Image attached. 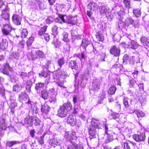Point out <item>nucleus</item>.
<instances>
[{
    "label": "nucleus",
    "mask_w": 149,
    "mask_h": 149,
    "mask_svg": "<svg viewBox=\"0 0 149 149\" xmlns=\"http://www.w3.org/2000/svg\"><path fill=\"white\" fill-rule=\"evenodd\" d=\"M65 137L68 141H70L72 143L74 149H83V147L82 145L80 144L78 146L75 143V141L77 139V137L75 135V132H66Z\"/></svg>",
    "instance_id": "obj_1"
},
{
    "label": "nucleus",
    "mask_w": 149,
    "mask_h": 149,
    "mask_svg": "<svg viewBox=\"0 0 149 149\" xmlns=\"http://www.w3.org/2000/svg\"><path fill=\"white\" fill-rule=\"evenodd\" d=\"M72 106L70 103L64 104L60 106L58 111V116L61 117H65L68 111L71 109Z\"/></svg>",
    "instance_id": "obj_2"
},
{
    "label": "nucleus",
    "mask_w": 149,
    "mask_h": 149,
    "mask_svg": "<svg viewBox=\"0 0 149 149\" xmlns=\"http://www.w3.org/2000/svg\"><path fill=\"white\" fill-rule=\"evenodd\" d=\"M65 73L64 71L60 72L59 70L56 72L55 74L53 76L54 79H58V81L56 82L58 86L61 87H63V84L65 82L64 78Z\"/></svg>",
    "instance_id": "obj_3"
},
{
    "label": "nucleus",
    "mask_w": 149,
    "mask_h": 149,
    "mask_svg": "<svg viewBox=\"0 0 149 149\" xmlns=\"http://www.w3.org/2000/svg\"><path fill=\"white\" fill-rule=\"evenodd\" d=\"M58 19H56L55 21L58 23H61L62 21L63 22H67L69 24H74L75 22L74 21V18L70 17H66L65 16H63L61 15H60L58 17Z\"/></svg>",
    "instance_id": "obj_4"
},
{
    "label": "nucleus",
    "mask_w": 149,
    "mask_h": 149,
    "mask_svg": "<svg viewBox=\"0 0 149 149\" xmlns=\"http://www.w3.org/2000/svg\"><path fill=\"white\" fill-rule=\"evenodd\" d=\"M3 27L2 28V31L3 35L7 36L10 34V33L12 30V27L10 22L3 23Z\"/></svg>",
    "instance_id": "obj_5"
},
{
    "label": "nucleus",
    "mask_w": 149,
    "mask_h": 149,
    "mask_svg": "<svg viewBox=\"0 0 149 149\" xmlns=\"http://www.w3.org/2000/svg\"><path fill=\"white\" fill-rule=\"evenodd\" d=\"M145 137V133L144 131L133 136V139L137 142L141 141L144 140Z\"/></svg>",
    "instance_id": "obj_6"
},
{
    "label": "nucleus",
    "mask_w": 149,
    "mask_h": 149,
    "mask_svg": "<svg viewBox=\"0 0 149 149\" xmlns=\"http://www.w3.org/2000/svg\"><path fill=\"white\" fill-rule=\"evenodd\" d=\"M120 49L115 45L112 46L110 50V54L116 56L120 55Z\"/></svg>",
    "instance_id": "obj_7"
},
{
    "label": "nucleus",
    "mask_w": 149,
    "mask_h": 149,
    "mask_svg": "<svg viewBox=\"0 0 149 149\" xmlns=\"http://www.w3.org/2000/svg\"><path fill=\"white\" fill-rule=\"evenodd\" d=\"M12 19L13 22L16 25H19L21 24L22 18L19 15H14L12 16Z\"/></svg>",
    "instance_id": "obj_8"
},
{
    "label": "nucleus",
    "mask_w": 149,
    "mask_h": 149,
    "mask_svg": "<svg viewBox=\"0 0 149 149\" xmlns=\"http://www.w3.org/2000/svg\"><path fill=\"white\" fill-rule=\"evenodd\" d=\"M99 10L101 14H106L109 10V8L104 4L101 3L100 4Z\"/></svg>",
    "instance_id": "obj_9"
},
{
    "label": "nucleus",
    "mask_w": 149,
    "mask_h": 149,
    "mask_svg": "<svg viewBox=\"0 0 149 149\" xmlns=\"http://www.w3.org/2000/svg\"><path fill=\"white\" fill-rule=\"evenodd\" d=\"M61 143V141L60 140L54 138L50 139L49 141V144L54 147L60 145Z\"/></svg>",
    "instance_id": "obj_10"
},
{
    "label": "nucleus",
    "mask_w": 149,
    "mask_h": 149,
    "mask_svg": "<svg viewBox=\"0 0 149 149\" xmlns=\"http://www.w3.org/2000/svg\"><path fill=\"white\" fill-rule=\"evenodd\" d=\"M67 122L68 124L73 126L76 124V120L75 116L70 115L68 118Z\"/></svg>",
    "instance_id": "obj_11"
},
{
    "label": "nucleus",
    "mask_w": 149,
    "mask_h": 149,
    "mask_svg": "<svg viewBox=\"0 0 149 149\" xmlns=\"http://www.w3.org/2000/svg\"><path fill=\"white\" fill-rule=\"evenodd\" d=\"M70 32L72 40V42H73L76 39L79 38L80 36L79 35L77 31L76 30L73 29L71 30Z\"/></svg>",
    "instance_id": "obj_12"
},
{
    "label": "nucleus",
    "mask_w": 149,
    "mask_h": 149,
    "mask_svg": "<svg viewBox=\"0 0 149 149\" xmlns=\"http://www.w3.org/2000/svg\"><path fill=\"white\" fill-rule=\"evenodd\" d=\"M99 3L98 5L96 3L94 2H90L88 5V8L90 10H97L100 6Z\"/></svg>",
    "instance_id": "obj_13"
},
{
    "label": "nucleus",
    "mask_w": 149,
    "mask_h": 149,
    "mask_svg": "<svg viewBox=\"0 0 149 149\" xmlns=\"http://www.w3.org/2000/svg\"><path fill=\"white\" fill-rule=\"evenodd\" d=\"M1 16L4 19L3 22L5 21L6 23H7L8 22H10L9 21V15L8 13L6 11H3L2 12Z\"/></svg>",
    "instance_id": "obj_14"
},
{
    "label": "nucleus",
    "mask_w": 149,
    "mask_h": 149,
    "mask_svg": "<svg viewBox=\"0 0 149 149\" xmlns=\"http://www.w3.org/2000/svg\"><path fill=\"white\" fill-rule=\"evenodd\" d=\"M140 40L143 46L149 47V38L145 36H142L140 38Z\"/></svg>",
    "instance_id": "obj_15"
},
{
    "label": "nucleus",
    "mask_w": 149,
    "mask_h": 149,
    "mask_svg": "<svg viewBox=\"0 0 149 149\" xmlns=\"http://www.w3.org/2000/svg\"><path fill=\"white\" fill-rule=\"evenodd\" d=\"M8 46V42L6 39L2 40V42L0 43V48L4 50L7 48Z\"/></svg>",
    "instance_id": "obj_16"
},
{
    "label": "nucleus",
    "mask_w": 149,
    "mask_h": 149,
    "mask_svg": "<svg viewBox=\"0 0 149 149\" xmlns=\"http://www.w3.org/2000/svg\"><path fill=\"white\" fill-rule=\"evenodd\" d=\"M100 84V82L99 81L94 82L92 84V89L94 91H96L99 89Z\"/></svg>",
    "instance_id": "obj_17"
},
{
    "label": "nucleus",
    "mask_w": 149,
    "mask_h": 149,
    "mask_svg": "<svg viewBox=\"0 0 149 149\" xmlns=\"http://www.w3.org/2000/svg\"><path fill=\"white\" fill-rule=\"evenodd\" d=\"M137 43L134 40H132L129 42L128 44V47L131 48L133 49H135L137 48Z\"/></svg>",
    "instance_id": "obj_18"
},
{
    "label": "nucleus",
    "mask_w": 149,
    "mask_h": 149,
    "mask_svg": "<svg viewBox=\"0 0 149 149\" xmlns=\"http://www.w3.org/2000/svg\"><path fill=\"white\" fill-rule=\"evenodd\" d=\"M13 70L10 66H3L2 72L4 74H8V71H12Z\"/></svg>",
    "instance_id": "obj_19"
},
{
    "label": "nucleus",
    "mask_w": 149,
    "mask_h": 149,
    "mask_svg": "<svg viewBox=\"0 0 149 149\" xmlns=\"http://www.w3.org/2000/svg\"><path fill=\"white\" fill-rule=\"evenodd\" d=\"M134 22V20L131 18L127 17L125 19L124 24L125 26H128L129 25L133 24Z\"/></svg>",
    "instance_id": "obj_20"
},
{
    "label": "nucleus",
    "mask_w": 149,
    "mask_h": 149,
    "mask_svg": "<svg viewBox=\"0 0 149 149\" xmlns=\"http://www.w3.org/2000/svg\"><path fill=\"white\" fill-rule=\"evenodd\" d=\"M49 107L46 104L42 106L41 111L44 113H47L49 111Z\"/></svg>",
    "instance_id": "obj_21"
},
{
    "label": "nucleus",
    "mask_w": 149,
    "mask_h": 149,
    "mask_svg": "<svg viewBox=\"0 0 149 149\" xmlns=\"http://www.w3.org/2000/svg\"><path fill=\"white\" fill-rule=\"evenodd\" d=\"M28 97L27 95L24 92H22L19 95V100L22 101H26Z\"/></svg>",
    "instance_id": "obj_22"
},
{
    "label": "nucleus",
    "mask_w": 149,
    "mask_h": 149,
    "mask_svg": "<svg viewBox=\"0 0 149 149\" xmlns=\"http://www.w3.org/2000/svg\"><path fill=\"white\" fill-rule=\"evenodd\" d=\"M90 41L87 38H84L82 40L81 46L86 49V47L90 44Z\"/></svg>",
    "instance_id": "obj_23"
},
{
    "label": "nucleus",
    "mask_w": 149,
    "mask_h": 149,
    "mask_svg": "<svg viewBox=\"0 0 149 149\" xmlns=\"http://www.w3.org/2000/svg\"><path fill=\"white\" fill-rule=\"evenodd\" d=\"M48 92L46 90L43 89L41 91V97L44 99H47L48 96Z\"/></svg>",
    "instance_id": "obj_24"
},
{
    "label": "nucleus",
    "mask_w": 149,
    "mask_h": 149,
    "mask_svg": "<svg viewBox=\"0 0 149 149\" xmlns=\"http://www.w3.org/2000/svg\"><path fill=\"white\" fill-rule=\"evenodd\" d=\"M134 113L136 114L138 118L143 117L145 116L144 113L141 111L136 110L134 111Z\"/></svg>",
    "instance_id": "obj_25"
},
{
    "label": "nucleus",
    "mask_w": 149,
    "mask_h": 149,
    "mask_svg": "<svg viewBox=\"0 0 149 149\" xmlns=\"http://www.w3.org/2000/svg\"><path fill=\"white\" fill-rule=\"evenodd\" d=\"M20 76L24 81H27L29 79V77L27 75V73L26 72H22Z\"/></svg>",
    "instance_id": "obj_26"
},
{
    "label": "nucleus",
    "mask_w": 149,
    "mask_h": 149,
    "mask_svg": "<svg viewBox=\"0 0 149 149\" xmlns=\"http://www.w3.org/2000/svg\"><path fill=\"white\" fill-rule=\"evenodd\" d=\"M141 13L140 10L139 8L133 10V13L136 17H139L141 15Z\"/></svg>",
    "instance_id": "obj_27"
},
{
    "label": "nucleus",
    "mask_w": 149,
    "mask_h": 149,
    "mask_svg": "<svg viewBox=\"0 0 149 149\" xmlns=\"http://www.w3.org/2000/svg\"><path fill=\"white\" fill-rule=\"evenodd\" d=\"M47 28V26H45L41 28L38 31V34L40 36L44 35L46 31Z\"/></svg>",
    "instance_id": "obj_28"
},
{
    "label": "nucleus",
    "mask_w": 149,
    "mask_h": 149,
    "mask_svg": "<svg viewBox=\"0 0 149 149\" xmlns=\"http://www.w3.org/2000/svg\"><path fill=\"white\" fill-rule=\"evenodd\" d=\"M116 89V86H113L110 88L108 91V93L109 95H113L115 93Z\"/></svg>",
    "instance_id": "obj_29"
},
{
    "label": "nucleus",
    "mask_w": 149,
    "mask_h": 149,
    "mask_svg": "<svg viewBox=\"0 0 149 149\" xmlns=\"http://www.w3.org/2000/svg\"><path fill=\"white\" fill-rule=\"evenodd\" d=\"M45 85V83H44L40 82L36 84L35 89L36 90H40L41 88L44 87Z\"/></svg>",
    "instance_id": "obj_30"
},
{
    "label": "nucleus",
    "mask_w": 149,
    "mask_h": 149,
    "mask_svg": "<svg viewBox=\"0 0 149 149\" xmlns=\"http://www.w3.org/2000/svg\"><path fill=\"white\" fill-rule=\"evenodd\" d=\"M22 88V86L19 84H17L13 86V91L15 92L20 91Z\"/></svg>",
    "instance_id": "obj_31"
},
{
    "label": "nucleus",
    "mask_w": 149,
    "mask_h": 149,
    "mask_svg": "<svg viewBox=\"0 0 149 149\" xmlns=\"http://www.w3.org/2000/svg\"><path fill=\"white\" fill-rule=\"evenodd\" d=\"M0 128L3 130H5L6 127L4 119L3 118L2 119L0 120Z\"/></svg>",
    "instance_id": "obj_32"
},
{
    "label": "nucleus",
    "mask_w": 149,
    "mask_h": 149,
    "mask_svg": "<svg viewBox=\"0 0 149 149\" xmlns=\"http://www.w3.org/2000/svg\"><path fill=\"white\" fill-rule=\"evenodd\" d=\"M98 123V121L97 120L92 121L91 122V125L93 126L92 128H94L95 129L96 128L97 129L99 128V125L97 124Z\"/></svg>",
    "instance_id": "obj_33"
},
{
    "label": "nucleus",
    "mask_w": 149,
    "mask_h": 149,
    "mask_svg": "<svg viewBox=\"0 0 149 149\" xmlns=\"http://www.w3.org/2000/svg\"><path fill=\"white\" fill-rule=\"evenodd\" d=\"M96 36V38L99 41H102L104 39L103 36L99 32L97 33Z\"/></svg>",
    "instance_id": "obj_34"
},
{
    "label": "nucleus",
    "mask_w": 149,
    "mask_h": 149,
    "mask_svg": "<svg viewBox=\"0 0 149 149\" xmlns=\"http://www.w3.org/2000/svg\"><path fill=\"white\" fill-rule=\"evenodd\" d=\"M58 28L55 25L53 26L52 29V34L54 36H56L58 34Z\"/></svg>",
    "instance_id": "obj_35"
},
{
    "label": "nucleus",
    "mask_w": 149,
    "mask_h": 149,
    "mask_svg": "<svg viewBox=\"0 0 149 149\" xmlns=\"http://www.w3.org/2000/svg\"><path fill=\"white\" fill-rule=\"evenodd\" d=\"M89 134L92 136H95L97 134V132L95 129L91 127L89 129Z\"/></svg>",
    "instance_id": "obj_36"
},
{
    "label": "nucleus",
    "mask_w": 149,
    "mask_h": 149,
    "mask_svg": "<svg viewBox=\"0 0 149 149\" xmlns=\"http://www.w3.org/2000/svg\"><path fill=\"white\" fill-rule=\"evenodd\" d=\"M129 99L127 97H124L123 99V103L126 108H127L129 107Z\"/></svg>",
    "instance_id": "obj_37"
},
{
    "label": "nucleus",
    "mask_w": 149,
    "mask_h": 149,
    "mask_svg": "<svg viewBox=\"0 0 149 149\" xmlns=\"http://www.w3.org/2000/svg\"><path fill=\"white\" fill-rule=\"evenodd\" d=\"M123 63L124 64H127V62H129L130 58L128 55L125 54L124 55L123 58Z\"/></svg>",
    "instance_id": "obj_38"
},
{
    "label": "nucleus",
    "mask_w": 149,
    "mask_h": 149,
    "mask_svg": "<svg viewBox=\"0 0 149 149\" xmlns=\"http://www.w3.org/2000/svg\"><path fill=\"white\" fill-rule=\"evenodd\" d=\"M62 35L63 36V40L66 42H69V39L68 38V33L67 32H64L62 34Z\"/></svg>",
    "instance_id": "obj_39"
},
{
    "label": "nucleus",
    "mask_w": 149,
    "mask_h": 149,
    "mask_svg": "<svg viewBox=\"0 0 149 149\" xmlns=\"http://www.w3.org/2000/svg\"><path fill=\"white\" fill-rule=\"evenodd\" d=\"M18 143V142L15 141H8L6 143V145L7 146L10 147Z\"/></svg>",
    "instance_id": "obj_40"
},
{
    "label": "nucleus",
    "mask_w": 149,
    "mask_h": 149,
    "mask_svg": "<svg viewBox=\"0 0 149 149\" xmlns=\"http://www.w3.org/2000/svg\"><path fill=\"white\" fill-rule=\"evenodd\" d=\"M28 34V32L26 29H23L21 33V37L22 38H26Z\"/></svg>",
    "instance_id": "obj_41"
},
{
    "label": "nucleus",
    "mask_w": 149,
    "mask_h": 149,
    "mask_svg": "<svg viewBox=\"0 0 149 149\" xmlns=\"http://www.w3.org/2000/svg\"><path fill=\"white\" fill-rule=\"evenodd\" d=\"M56 95H53L52 96H51L49 99V102L53 103H55L56 101Z\"/></svg>",
    "instance_id": "obj_42"
},
{
    "label": "nucleus",
    "mask_w": 149,
    "mask_h": 149,
    "mask_svg": "<svg viewBox=\"0 0 149 149\" xmlns=\"http://www.w3.org/2000/svg\"><path fill=\"white\" fill-rule=\"evenodd\" d=\"M34 39L33 37H31L29 38L26 42V45L28 47L30 46L32 44Z\"/></svg>",
    "instance_id": "obj_43"
},
{
    "label": "nucleus",
    "mask_w": 149,
    "mask_h": 149,
    "mask_svg": "<svg viewBox=\"0 0 149 149\" xmlns=\"http://www.w3.org/2000/svg\"><path fill=\"white\" fill-rule=\"evenodd\" d=\"M86 57V55L84 52H82L81 54H79L77 56V57L79 58L81 60L84 59Z\"/></svg>",
    "instance_id": "obj_44"
},
{
    "label": "nucleus",
    "mask_w": 149,
    "mask_h": 149,
    "mask_svg": "<svg viewBox=\"0 0 149 149\" xmlns=\"http://www.w3.org/2000/svg\"><path fill=\"white\" fill-rule=\"evenodd\" d=\"M89 72L88 71H87L85 72L83 75L82 76V77L83 79H84L86 80H87L89 77Z\"/></svg>",
    "instance_id": "obj_45"
},
{
    "label": "nucleus",
    "mask_w": 149,
    "mask_h": 149,
    "mask_svg": "<svg viewBox=\"0 0 149 149\" xmlns=\"http://www.w3.org/2000/svg\"><path fill=\"white\" fill-rule=\"evenodd\" d=\"M36 54L40 58H43L45 56L43 53L41 51H37L36 52Z\"/></svg>",
    "instance_id": "obj_46"
},
{
    "label": "nucleus",
    "mask_w": 149,
    "mask_h": 149,
    "mask_svg": "<svg viewBox=\"0 0 149 149\" xmlns=\"http://www.w3.org/2000/svg\"><path fill=\"white\" fill-rule=\"evenodd\" d=\"M25 41L24 40H22L20 41L18 45V47L19 49L23 48L24 46Z\"/></svg>",
    "instance_id": "obj_47"
},
{
    "label": "nucleus",
    "mask_w": 149,
    "mask_h": 149,
    "mask_svg": "<svg viewBox=\"0 0 149 149\" xmlns=\"http://www.w3.org/2000/svg\"><path fill=\"white\" fill-rule=\"evenodd\" d=\"M40 8L41 10H43L47 8L46 5L44 3L41 2L39 4Z\"/></svg>",
    "instance_id": "obj_48"
},
{
    "label": "nucleus",
    "mask_w": 149,
    "mask_h": 149,
    "mask_svg": "<svg viewBox=\"0 0 149 149\" xmlns=\"http://www.w3.org/2000/svg\"><path fill=\"white\" fill-rule=\"evenodd\" d=\"M44 136L45 135L44 134L38 138V141L41 144H42L44 143Z\"/></svg>",
    "instance_id": "obj_49"
},
{
    "label": "nucleus",
    "mask_w": 149,
    "mask_h": 149,
    "mask_svg": "<svg viewBox=\"0 0 149 149\" xmlns=\"http://www.w3.org/2000/svg\"><path fill=\"white\" fill-rule=\"evenodd\" d=\"M129 144L126 142H124L122 144V145L124 149H131Z\"/></svg>",
    "instance_id": "obj_50"
},
{
    "label": "nucleus",
    "mask_w": 149,
    "mask_h": 149,
    "mask_svg": "<svg viewBox=\"0 0 149 149\" xmlns=\"http://www.w3.org/2000/svg\"><path fill=\"white\" fill-rule=\"evenodd\" d=\"M107 138L106 139L105 142L108 143L111 141L113 140V136L110 134H107Z\"/></svg>",
    "instance_id": "obj_51"
},
{
    "label": "nucleus",
    "mask_w": 149,
    "mask_h": 149,
    "mask_svg": "<svg viewBox=\"0 0 149 149\" xmlns=\"http://www.w3.org/2000/svg\"><path fill=\"white\" fill-rule=\"evenodd\" d=\"M123 2L126 6L128 8H130V0H124Z\"/></svg>",
    "instance_id": "obj_52"
},
{
    "label": "nucleus",
    "mask_w": 149,
    "mask_h": 149,
    "mask_svg": "<svg viewBox=\"0 0 149 149\" xmlns=\"http://www.w3.org/2000/svg\"><path fill=\"white\" fill-rule=\"evenodd\" d=\"M17 106V104L15 102H13L11 104V111L12 112L14 113V111L13 109L14 108Z\"/></svg>",
    "instance_id": "obj_53"
},
{
    "label": "nucleus",
    "mask_w": 149,
    "mask_h": 149,
    "mask_svg": "<svg viewBox=\"0 0 149 149\" xmlns=\"http://www.w3.org/2000/svg\"><path fill=\"white\" fill-rule=\"evenodd\" d=\"M111 116L112 117L113 119H115L119 118V114L116 112H113L111 114Z\"/></svg>",
    "instance_id": "obj_54"
},
{
    "label": "nucleus",
    "mask_w": 149,
    "mask_h": 149,
    "mask_svg": "<svg viewBox=\"0 0 149 149\" xmlns=\"http://www.w3.org/2000/svg\"><path fill=\"white\" fill-rule=\"evenodd\" d=\"M32 120L33 122H34L36 124V125H39L40 124V120L36 116H35L33 118Z\"/></svg>",
    "instance_id": "obj_55"
},
{
    "label": "nucleus",
    "mask_w": 149,
    "mask_h": 149,
    "mask_svg": "<svg viewBox=\"0 0 149 149\" xmlns=\"http://www.w3.org/2000/svg\"><path fill=\"white\" fill-rule=\"evenodd\" d=\"M40 76H42V77H47L48 79H49L50 78V76L46 72H44L41 73V74H39Z\"/></svg>",
    "instance_id": "obj_56"
},
{
    "label": "nucleus",
    "mask_w": 149,
    "mask_h": 149,
    "mask_svg": "<svg viewBox=\"0 0 149 149\" xmlns=\"http://www.w3.org/2000/svg\"><path fill=\"white\" fill-rule=\"evenodd\" d=\"M118 26L119 28L121 29L124 27L125 26L124 22V23L121 21H120L119 22L118 24Z\"/></svg>",
    "instance_id": "obj_57"
},
{
    "label": "nucleus",
    "mask_w": 149,
    "mask_h": 149,
    "mask_svg": "<svg viewBox=\"0 0 149 149\" xmlns=\"http://www.w3.org/2000/svg\"><path fill=\"white\" fill-rule=\"evenodd\" d=\"M65 61L63 58L59 59L58 60V63L59 65H62L64 64Z\"/></svg>",
    "instance_id": "obj_58"
},
{
    "label": "nucleus",
    "mask_w": 149,
    "mask_h": 149,
    "mask_svg": "<svg viewBox=\"0 0 149 149\" xmlns=\"http://www.w3.org/2000/svg\"><path fill=\"white\" fill-rule=\"evenodd\" d=\"M54 20V18L52 17H49L47 19L46 21L47 23L49 24L50 23L52 22Z\"/></svg>",
    "instance_id": "obj_59"
},
{
    "label": "nucleus",
    "mask_w": 149,
    "mask_h": 149,
    "mask_svg": "<svg viewBox=\"0 0 149 149\" xmlns=\"http://www.w3.org/2000/svg\"><path fill=\"white\" fill-rule=\"evenodd\" d=\"M121 107V104L117 103L115 105V109L118 111L120 110Z\"/></svg>",
    "instance_id": "obj_60"
},
{
    "label": "nucleus",
    "mask_w": 149,
    "mask_h": 149,
    "mask_svg": "<svg viewBox=\"0 0 149 149\" xmlns=\"http://www.w3.org/2000/svg\"><path fill=\"white\" fill-rule=\"evenodd\" d=\"M44 37L45 40L48 41L50 39L48 33H45L44 35Z\"/></svg>",
    "instance_id": "obj_61"
},
{
    "label": "nucleus",
    "mask_w": 149,
    "mask_h": 149,
    "mask_svg": "<svg viewBox=\"0 0 149 149\" xmlns=\"http://www.w3.org/2000/svg\"><path fill=\"white\" fill-rule=\"evenodd\" d=\"M19 54L18 53H13L12 55V56L14 58L16 59H18L19 58Z\"/></svg>",
    "instance_id": "obj_62"
},
{
    "label": "nucleus",
    "mask_w": 149,
    "mask_h": 149,
    "mask_svg": "<svg viewBox=\"0 0 149 149\" xmlns=\"http://www.w3.org/2000/svg\"><path fill=\"white\" fill-rule=\"evenodd\" d=\"M49 92L51 93L53 95H56L57 94L56 91L53 88L50 89Z\"/></svg>",
    "instance_id": "obj_63"
},
{
    "label": "nucleus",
    "mask_w": 149,
    "mask_h": 149,
    "mask_svg": "<svg viewBox=\"0 0 149 149\" xmlns=\"http://www.w3.org/2000/svg\"><path fill=\"white\" fill-rule=\"evenodd\" d=\"M28 57L29 59H31L33 60H35L36 58V56H34L32 54H29L28 56Z\"/></svg>",
    "instance_id": "obj_64"
}]
</instances>
